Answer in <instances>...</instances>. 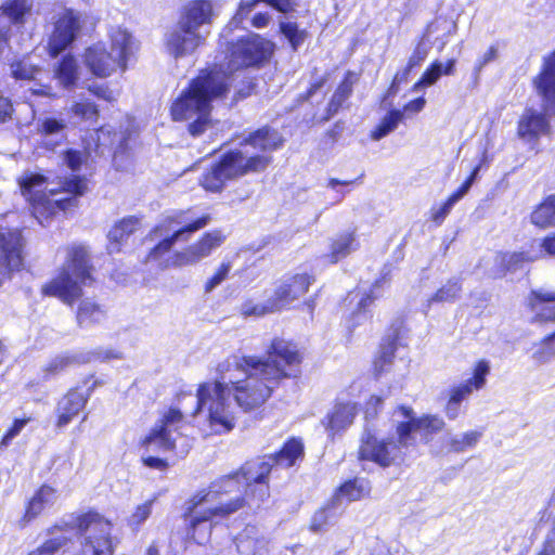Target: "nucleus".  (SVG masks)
<instances>
[{
  "mask_svg": "<svg viewBox=\"0 0 555 555\" xmlns=\"http://www.w3.org/2000/svg\"><path fill=\"white\" fill-rule=\"evenodd\" d=\"M490 373V363L487 360H479L473 367V376L465 380L473 390H479L486 385V377Z\"/></svg>",
  "mask_w": 555,
  "mask_h": 555,
  "instance_id": "nucleus-43",
  "label": "nucleus"
},
{
  "mask_svg": "<svg viewBox=\"0 0 555 555\" xmlns=\"http://www.w3.org/2000/svg\"><path fill=\"white\" fill-rule=\"evenodd\" d=\"M304 454V446L300 440H288L282 450L272 457V464L275 463L282 467H291Z\"/></svg>",
  "mask_w": 555,
  "mask_h": 555,
  "instance_id": "nucleus-35",
  "label": "nucleus"
},
{
  "mask_svg": "<svg viewBox=\"0 0 555 555\" xmlns=\"http://www.w3.org/2000/svg\"><path fill=\"white\" fill-rule=\"evenodd\" d=\"M532 85L542 99L544 111L555 114V50L543 57L541 69Z\"/></svg>",
  "mask_w": 555,
  "mask_h": 555,
  "instance_id": "nucleus-16",
  "label": "nucleus"
},
{
  "mask_svg": "<svg viewBox=\"0 0 555 555\" xmlns=\"http://www.w3.org/2000/svg\"><path fill=\"white\" fill-rule=\"evenodd\" d=\"M531 221L540 228L555 227V195L546 197L531 214Z\"/></svg>",
  "mask_w": 555,
  "mask_h": 555,
  "instance_id": "nucleus-34",
  "label": "nucleus"
},
{
  "mask_svg": "<svg viewBox=\"0 0 555 555\" xmlns=\"http://www.w3.org/2000/svg\"><path fill=\"white\" fill-rule=\"evenodd\" d=\"M142 461H143L144 465L150 468L165 470L168 467V463L165 460L157 457V456H152V455L143 456Z\"/></svg>",
  "mask_w": 555,
  "mask_h": 555,
  "instance_id": "nucleus-63",
  "label": "nucleus"
},
{
  "mask_svg": "<svg viewBox=\"0 0 555 555\" xmlns=\"http://www.w3.org/2000/svg\"><path fill=\"white\" fill-rule=\"evenodd\" d=\"M12 74L17 79H34L40 73L28 60H22L12 64Z\"/></svg>",
  "mask_w": 555,
  "mask_h": 555,
  "instance_id": "nucleus-49",
  "label": "nucleus"
},
{
  "mask_svg": "<svg viewBox=\"0 0 555 555\" xmlns=\"http://www.w3.org/2000/svg\"><path fill=\"white\" fill-rule=\"evenodd\" d=\"M209 221V215L193 219L189 212H179L165 218L150 233V238L158 241V243L151 249L146 260L155 262L164 270L199 263L224 243L225 235L222 231H208L188 247L172 254H170V250L178 241L188 238L185 234H192L205 228Z\"/></svg>",
  "mask_w": 555,
  "mask_h": 555,
  "instance_id": "nucleus-2",
  "label": "nucleus"
},
{
  "mask_svg": "<svg viewBox=\"0 0 555 555\" xmlns=\"http://www.w3.org/2000/svg\"><path fill=\"white\" fill-rule=\"evenodd\" d=\"M232 269V262L229 259L223 260L214 275L207 281L206 283V291L210 292L215 287H217L219 284H221L227 276L229 275L230 271Z\"/></svg>",
  "mask_w": 555,
  "mask_h": 555,
  "instance_id": "nucleus-51",
  "label": "nucleus"
},
{
  "mask_svg": "<svg viewBox=\"0 0 555 555\" xmlns=\"http://www.w3.org/2000/svg\"><path fill=\"white\" fill-rule=\"evenodd\" d=\"M547 131L545 116L533 108H527L518 121V135L526 141L538 139Z\"/></svg>",
  "mask_w": 555,
  "mask_h": 555,
  "instance_id": "nucleus-26",
  "label": "nucleus"
},
{
  "mask_svg": "<svg viewBox=\"0 0 555 555\" xmlns=\"http://www.w3.org/2000/svg\"><path fill=\"white\" fill-rule=\"evenodd\" d=\"M228 90L224 75L219 72L202 74L192 81L189 89L172 103L175 120H192L190 132L201 134L209 122L210 102Z\"/></svg>",
  "mask_w": 555,
  "mask_h": 555,
  "instance_id": "nucleus-5",
  "label": "nucleus"
},
{
  "mask_svg": "<svg viewBox=\"0 0 555 555\" xmlns=\"http://www.w3.org/2000/svg\"><path fill=\"white\" fill-rule=\"evenodd\" d=\"M69 112L81 120H92L99 114L96 105L89 101L75 102L70 106Z\"/></svg>",
  "mask_w": 555,
  "mask_h": 555,
  "instance_id": "nucleus-46",
  "label": "nucleus"
},
{
  "mask_svg": "<svg viewBox=\"0 0 555 555\" xmlns=\"http://www.w3.org/2000/svg\"><path fill=\"white\" fill-rule=\"evenodd\" d=\"M276 311L279 310L276 309V305L273 302L271 296L264 302H254L253 300H248L241 306V313L244 317L260 318Z\"/></svg>",
  "mask_w": 555,
  "mask_h": 555,
  "instance_id": "nucleus-40",
  "label": "nucleus"
},
{
  "mask_svg": "<svg viewBox=\"0 0 555 555\" xmlns=\"http://www.w3.org/2000/svg\"><path fill=\"white\" fill-rule=\"evenodd\" d=\"M415 446V437L410 436L408 424L397 422L396 433L382 437L378 433L366 429L359 449V457L389 467L402 460L405 452Z\"/></svg>",
  "mask_w": 555,
  "mask_h": 555,
  "instance_id": "nucleus-9",
  "label": "nucleus"
},
{
  "mask_svg": "<svg viewBox=\"0 0 555 555\" xmlns=\"http://www.w3.org/2000/svg\"><path fill=\"white\" fill-rule=\"evenodd\" d=\"M399 412L402 413V421L399 424H408L410 427V436H414L413 431L420 433L424 439L429 440L433 435L441 433L446 427L444 420L438 414H423L416 417L414 411L408 406H400Z\"/></svg>",
  "mask_w": 555,
  "mask_h": 555,
  "instance_id": "nucleus-20",
  "label": "nucleus"
},
{
  "mask_svg": "<svg viewBox=\"0 0 555 555\" xmlns=\"http://www.w3.org/2000/svg\"><path fill=\"white\" fill-rule=\"evenodd\" d=\"M64 192L74 194L76 196L82 195L87 190V184L83 179L75 178L64 182Z\"/></svg>",
  "mask_w": 555,
  "mask_h": 555,
  "instance_id": "nucleus-56",
  "label": "nucleus"
},
{
  "mask_svg": "<svg viewBox=\"0 0 555 555\" xmlns=\"http://www.w3.org/2000/svg\"><path fill=\"white\" fill-rule=\"evenodd\" d=\"M482 436L480 430H468L462 434L450 435L447 438V447L456 453L465 452L474 448Z\"/></svg>",
  "mask_w": 555,
  "mask_h": 555,
  "instance_id": "nucleus-36",
  "label": "nucleus"
},
{
  "mask_svg": "<svg viewBox=\"0 0 555 555\" xmlns=\"http://www.w3.org/2000/svg\"><path fill=\"white\" fill-rule=\"evenodd\" d=\"M22 194L33 205L34 216L43 223L42 217L53 215L56 210H66L76 205L74 197H55L54 188H49L47 180L39 173L26 172L20 180Z\"/></svg>",
  "mask_w": 555,
  "mask_h": 555,
  "instance_id": "nucleus-11",
  "label": "nucleus"
},
{
  "mask_svg": "<svg viewBox=\"0 0 555 555\" xmlns=\"http://www.w3.org/2000/svg\"><path fill=\"white\" fill-rule=\"evenodd\" d=\"M392 360V350L388 349L383 351L380 356H378L374 361V371L376 374L383 373L386 367L391 363Z\"/></svg>",
  "mask_w": 555,
  "mask_h": 555,
  "instance_id": "nucleus-59",
  "label": "nucleus"
},
{
  "mask_svg": "<svg viewBox=\"0 0 555 555\" xmlns=\"http://www.w3.org/2000/svg\"><path fill=\"white\" fill-rule=\"evenodd\" d=\"M461 293V286L457 281H449L441 286L431 297L427 299L428 306L433 304L450 302L455 300Z\"/></svg>",
  "mask_w": 555,
  "mask_h": 555,
  "instance_id": "nucleus-41",
  "label": "nucleus"
},
{
  "mask_svg": "<svg viewBox=\"0 0 555 555\" xmlns=\"http://www.w3.org/2000/svg\"><path fill=\"white\" fill-rule=\"evenodd\" d=\"M65 127V122L62 119L44 118L38 122V132L44 137L62 135Z\"/></svg>",
  "mask_w": 555,
  "mask_h": 555,
  "instance_id": "nucleus-48",
  "label": "nucleus"
},
{
  "mask_svg": "<svg viewBox=\"0 0 555 555\" xmlns=\"http://www.w3.org/2000/svg\"><path fill=\"white\" fill-rule=\"evenodd\" d=\"M212 7L209 1L190 2L176 25L165 37L166 52L175 59L184 57L195 52L205 41L201 28L210 23Z\"/></svg>",
  "mask_w": 555,
  "mask_h": 555,
  "instance_id": "nucleus-8",
  "label": "nucleus"
},
{
  "mask_svg": "<svg viewBox=\"0 0 555 555\" xmlns=\"http://www.w3.org/2000/svg\"><path fill=\"white\" fill-rule=\"evenodd\" d=\"M473 391L470 386L463 382L449 390V400L462 403Z\"/></svg>",
  "mask_w": 555,
  "mask_h": 555,
  "instance_id": "nucleus-54",
  "label": "nucleus"
},
{
  "mask_svg": "<svg viewBox=\"0 0 555 555\" xmlns=\"http://www.w3.org/2000/svg\"><path fill=\"white\" fill-rule=\"evenodd\" d=\"M139 227V220L133 217L125 218L116 223L108 232L109 253L119 250V245L129 237Z\"/></svg>",
  "mask_w": 555,
  "mask_h": 555,
  "instance_id": "nucleus-31",
  "label": "nucleus"
},
{
  "mask_svg": "<svg viewBox=\"0 0 555 555\" xmlns=\"http://www.w3.org/2000/svg\"><path fill=\"white\" fill-rule=\"evenodd\" d=\"M33 0H8L0 12V52L8 40L10 25H21L25 17L30 13Z\"/></svg>",
  "mask_w": 555,
  "mask_h": 555,
  "instance_id": "nucleus-21",
  "label": "nucleus"
},
{
  "mask_svg": "<svg viewBox=\"0 0 555 555\" xmlns=\"http://www.w3.org/2000/svg\"><path fill=\"white\" fill-rule=\"evenodd\" d=\"M271 468V455L247 462L240 474H236L234 477H228L223 479L220 485H217V488L221 490L222 495L224 496L225 493H230L240 489L238 483L241 478L244 479L246 486L248 487L253 482L261 483L269 475Z\"/></svg>",
  "mask_w": 555,
  "mask_h": 555,
  "instance_id": "nucleus-15",
  "label": "nucleus"
},
{
  "mask_svg": "<svg viewBox=\"0 0 555 555\" xmlns=\"http://www.w3.org/2000/svg\"><path fill=\"white\" fill-rule=\"evenodd\" d=\"M358 414V406L351 400H338L323 421L330 436L347 429Z\"/></svg>",
  "mask_w": 555,
  "mask_h": 555,
  "instance_id": "nucleus-22",
  "label": "nucleus"
},
{
  "mask_svg": "<svg viewBox=\"0 0 555 555\" xmlns=\"http://www.w3.org/2000/svg\"><path fill=\"white\" fill-rule=\"evenodd\" d=\"M93 267L86 246L72 245L57 274L42 286V293L73 305L81 295L85 286L91 285Z\"/></svg>",
  "mask_w": 555,
  "mask_h": 555,
  "instance_id": "nucleus-7",
  "label": "nucleus"
},
{
  "mask_svg": "<svg viewBox=\"0 0 555 555\" xmlns=\"http://www.w3.org/2000/svg\"><path fill=\"white\" fill-rule=\"evenodd\" d=\"M183 424V413L179 409L170 408L140 443L146 451L173 452L179 457H184L192 449L193 439L179 431Z\"/></svg>",
  "mask_w": 555,
  "mask_h": 555,
  "instance_id": "nucleus-10",
  "label": "nucleus"
},
{
  "mask_svg": "<svg viewBox=\"0 0 555 555\" xmlns=\"http://www.w3.org/2000/svg\"><path fill=\"white\" fill-rule=\"evenodd\" d=\"M274 44L256 34H249L231 47L227 69L234 72L261 63L271 56Z\"/></svg>",
  "mask_w": 555,
  "mask_h": 555,
  "instance_id": "nucleus-12",
  "label": "nucleus"
},
{
  "mask_svg": "<svg viewBox=\"0 0 555 555\" xmlns=\"http://www.w3.org/2000/svg\"><path fill=\"white\" fill-rule=\"evenodd\" d=\"M79 28V14L68 9H61L48 43L51 55L55 56L65 50L76 38Z\"/></svg>",
  "mask_w": 555,
  "mask_h": 555,
  "instance_id": "nucleus-13",
  "label": "nucleus"
},
{
  "mask_svg": "<svg viewBox=\"0 0 555 555\" xmlns=\"http://www.w3.org/2000/svg\"><path fill=\"white\" fill-rule=\"evenodd\" d=\"M243 506V500L225 501L217 483L196 492L186 503L188 537L197 544L209 541L212 524Z\"/></svg>",
  "mask_w": 555,
  "mask_h": 555,
  "instance_id": "nucleus-6",
  "label": "nucleus"
},
{
  "mask_svg": "<svg viewBox=\"0 0 555 555\" xmlns=\"http://www.w3.org/2000/svg\"><path fill=\"white\" fill-rule=\"evenodd\" d=\"M330 518V511L327 508L317 511L311 519L310 529L314 532L322 531L328 524Z\"/></svg>",
  "mask_w": 555,
  "mask_h": 555,
  "instance_id": "nucleus-55",
  "label": "nucleus"
},
{
  "mask_svg": "<svg viewBox=\"0 0 555 555\" xmlns=\"http://www.w3.org/2000/svg\"><path fill=\"white\" fill-rule=\"evenodd\" d=\"M282 144L283 139L275 130L262 128L250 133L238 149L224 154L218 164L203 175L202 186L209 192H219L229 180L266 170L272 162L269 153Z\"/></svg>",
  "mask_w": 555,
  "mask_h": 555,
  "instance_id": "nucleus-3",
  "label": "nucleus"
},
{
  "mask_svg": "<svg viewBox=\"0 0 555 555\" xmlns=\"http://www.w3.org/2000/svg\"><path fill=\"white\" fill-rule=\"evenodd\" d=\"M234 542L241 555H268L269 553V542L256 526H246L235 537Z\"/></svg>",
  "mask_w": 555,
  "mask_h": 555,
  "instance_id": "nucleus-23",
  "label": "nucleus"
},
{
  "mask_svg": "<svg viewBox=\"0 0 555 555\" xmlns=\"http://www.w3.org/2000/svg\"><path fill=\"white\" fill-rule=\"evenodd\" d=\"M533 359L539 363L548 362L555 357V336L539 344L532 354Z\"/></svg>",
  "mask_w": 555,
  "mask_h": 555,
  "instance_id": "nucleus-50",
  "label": "nucleus"
},
{
  "mask_svg": "<svg viewBox=\"0 0 555 555\" xmlns=\"http://www.w3.org/2000/svg\"><path fill=\"white\" fill-rule=\"evenodd\" d=\"M498 57V48L495 46H491L485 51L475 63V70L477 73L481 72V69L489 63L493 62Z\"/></svg>",
  "mask_w": 555,
  "mask_h": 555,
  "instance_id": "nucleus-57",
  "label": "nucleus"
},
{
  "mask_svg": "<svg viewBox=\"0 0 555 555\" xmlns=\"http://www.w3.org/2000/svg\"><path fill=\"white\" fill-rule=\"evenodd\" d=\"M57 500L59 492L55 488L48 485L41 486L29 499L26 505L25 514L23 516V521L25 524L30 522L44 511L53 507Z\"/></svg>",
  "mask_w": 555,
  "mask_h": 555,
  "instance_id": "nucleus-25",
  "label": "nucleus"
},
{
  "mask_svg": "<svg viewBox=\"0 0 555 555\" xmlns=\"http://www.w3.org/2000/svg\"><path fill=\"white\" fill-rule=\"evenodd\" d=\"M78 360L75 356L60 354L51 359L44 366V373L47 375H55L69 365L76 363Z\"/></svg>",
  "mask_w": 555,
  "mask_h": 555,
  "instance_id": "nucleus-47",
  "label": "nucleus"
},
{
  "mask_svg": "<svg viewBox=\"0 0 555 555\" xmlns=\"http://www.w3.org/2000/svg\"><path fill=\"white\" fill-rule=\"evenodd\" d=\"M27 420H16L12 427L8 430L2 439L3 444H8L15 436H17L24 426L27 424Z\"/></svg>",
  "mask_w": 555,
  "mask_h": 555,
  "instance_id": "nucleus-60",
  "label": "nucleus"
},
{
  "mask_svg": "<svg viewBox=\"0 0 555 555\" xmlns=\"http://www.w3.org/2000/svg\"><path fill=\"white\" fill-rule=\"evenodd\" d=\"M280 29L294 50H296L307 37L306 30H300L295 23L281 22Z\"/></svg>",
  "mask_w": 555,
  "mask_h": 555,
  "instance_id": "nucleus-44",
  "label": "nucleus"
},
{
  "mask_svg": "<svg viewBox=\"0 0 555 555\" xmlns=\"http://www.w3.org/2000/svg\"><path fill=\"white\" fill-rule=\"evenodd\" d=\"M89 90L98 98L104 99L108 102L116 100V94L112 90H109L106 86H94V87H90Z\"/></svg>",
  "mask_w": 555,
  "mask_h": 555,
  "instance_id": "nucleus-61",
  "label": "nucleus"
},
{
  "mask_svg": "<svg viewBox=\"0 0 555 555\" xmlns=\"http://www.w3.org/2000/svg\"><path fill=\"white\" fill-rule=\"evenodd\" d=\"M83 62L92 75L105 78L120 69H126L119 62L108 52L105 43L100 42L88 48L83 55Z\"/></svg>",
  "mask_w": 555,
  "mask_h": 555,
  "instance_id": "nucleus-17",
  "label": "nucleus"
},
{
  "mask_svg": "<svg viewBox=\"0 0 555 555\" xmlns=\"http://www.w3.org/2000/svg\"><path fill=\"white\" fill-rule=\"evenodd\" d=\"M462 197L455 192L449 196V198L441 205L433 207L430 209V219L436 224H441L446 217L450 214L453 206L461 199Z\"/></svg>",
  "mask_w": 555,
  "mask_h": 555,
  "instance_id": "nucleus-45",
  "label": "nucleus"
},
{
  "mask_svg": "<svg viewBox=\"0 0 555 555\" xmlns=\"http://www.w3.org/2000/svg\"><path fill=\"white\" fill-rule=\"evenodd\" d=\"M22 235L17 231L0 233V284L10 279L12 272L23 263Z\"/></svg>",
  "mask_w": 555,
  "mask_h": 555,
  "instance_id": "nucleus-14",
  "label": "nucleus"
},
{
  "mask_svg": "<svg viewBox=\"0 0 555 555\" xmlns=\"http://www.w3.org/2000/svg\"><path fill=\"white\" fill-rule=\"evenodd\" d=\"M108 52L119 64L127 69L128 62L139 50V42L133 35L124 27H113L108 33V41L105 43Z\"/></svg>",
  "mask_w": 555,
  "mask_h": 555,
  "instance_id": "nucleus-18",
  "label": "nucleus"
},
{
  "mask_svg": "<svg viewBox=\"0 0 555 555\" xmlns=\"http://www.w3.org/2000/svg\"><path fill=\"white\" fill-rule=\"evenodd\" d=\"M75 527L81 535L80 546L75 553L66 555H114L116 544L109 520L99 513L88 512L76 518ZM49 535L47 541L28 555H53L68 541L60 527L51 528Z\"/></svg>",
  "mask_w": 555,
  "mask_h": 555,
  "instance_id": "nucleus-4",
  "label": "nucleus"
},
{
  "mask_svg": "<svg viewBox=\"0 0 555 555\" xmlns=\"http://www.w3.org/2000/svg\"><path fill=\"white\" fill-rule=\"evenodd\" d=\"M373 297L371 291L356 289L350 292L345 300L347 309L350 311L348 323L350 326H357L367 321L366 308L372 304Z\"/></svg>",
  "mask_w": 555,
  "mask_h": 555,
  "instance_id": "nucleus-27",
  "label": "nucleus"
},
{
  "mask_svg": "<svg viewBox=\"0 0 555 555\" xmlns=\"http://www.w3.org/2000/svg\"><path fill=\"white\" fill-rule=\"evenodd\" d=\"M403 119V112L399 109H393L389 112L379 124L372 130L371 138L374 141H378L389 133H391L395 129H397L398 125Z\"/></svg>",
  "mask_w": 555,
  "mask_h": 555,
  "instance_id": "nucleus-38",
  "label": "nucleus"
},
{
  "mask_svg": "<svg viewBox=\"0 0 555 555\" xmlns=\"http://www.w3.org/2000/svg\"><path fill=\"white\" fill-rule=\"evenodd\" d=\"M426 56H427V49L425 47H423L422 44H420L416 48V50L414 51V53L412 54V56L410 57L404 75L402 77H400L399 75H396L393 78L392 85L395 86L397 83H400L403 79H405L410 69L413 68L414 66L418 65L423 60H425Z\"/></svg>",
  "mask_w": 555,
  "mask_h": 555,
  "instance_id": "nucleus-52",
  "label": "nucleus"
},
{
  "mask_svg": "<svg viewBox=\"0 0 555 555\" xmlns=\"http://www.w3.org/2000/svg\"><path fill=\"white\" fill-rule=\"evenodd\" d=\"M54 77L63 87H73L79 78L76 60L72 56H65L56 67Z\"/></svg>",
  "mask_w": 555,
  "mask_h": 555,
  "instance_id": "nucleus-37",
  "label": "nucleus"
},
{
  "mask_svg": "<svg viewBox=\"0 0 555 555\" xmlns=\"http://www.w3.org/2000/svg\"><path fill=\"white\" fill-rule=\"evenodd\" d=\"M154 500L144 501L134 506L133 511L127 518V524L132 529H138L144 524L152 514Z\"/></svg>",
  "mask_w": 555,
  "mask_h": 555,
  "instance_id": "nucleus-42",
  "label": "nucleus"
},
{
  "mask_svg": "<svg viewBox=\"0 0 555 555\" xmlns=\"http://www.w3.org/2000/svg\"><path fill=\"white\" fill-rule=\"evenodd\" d=\"M358 242L354 232H343L334 236L328 245V253L325 258L331 263H336L346 258L351 251L358 248Z\"/></svg>",
  "mask_w": 555,
  "mask_h": 555,
  "instance_id": "nucleus-29",
  "label": "nucleus"
},
{
  "mask_svg": "<svg viewBox=\"0 0 555 555\" xmlns=\"http://www.w3.org/2000/svg\"><path fill=\"white\" fill-rule=\"evenodd\" d=\"M88 395L77 390L69 391L59 403L57 426H66L85 408Z\"/></svg>",
  "mask_w": 555,
  "mask_h": 555,
  "instance_id": "nucleus-28",
  "label": "nucleus"
},
{
  "mask_svg": "<svg viewBox=\"0 0 555 555\" xmlns=\"http://www.w3.org/2000/svg\"><path fill=\"white\" fill-rule=\"evenodd\" d=\"M300 356L291 341L274 338L264 359L230 357L217 365V377L198 385L193 416H203L205 435H221L233 430L237 409L250 412L259 409L283 378L297 376Z\"/></svg>",
  "mask_w": 555,
  "mask_h": 555,
  "instance_id": "nucleus-1",
  "label": "nucleus"
},
{
  "mask_svg": "<svg viewBox=\"0 0 555 555\" xmlns=\"http://www.w3.org/2000/svg\"><path fill=\"white\" fill-rule=\"evenodd\" d=\"M537 246L538 250L534 254L528 253H512L496 256V260L503 263L506 269H514L517 264L524 261H533L544 256H555V235L546 236L541 241L534 242L532 247Z\"/></svg>",
  "mask_w": 555,
  "mask_h": 555,
  "instance_id": "nucleus-24",
  "label": "nucleus"
},
{
  "mask_svg": "<svg viewBox=\"0 0 555 555\" xmlns=\"http://www.w3.org/2000/svg\"><path fill=\"white\" fill-rule=\"evenodd\" d=\"M480 168H481V164L477 165V166L473 169V171H472V173H470L469 178H468V179H467V180H466V181L461 185V188L455 192L456 194H459L461 197H463L465 194H467V192L469 191V189H470L472 184L474 183V181H475V179H476V177H477V175H478V172H479Z\"/></svg>",
  "mask_w": 555,
  "mask_h": 555,
  "instance_id": "nucleus-64",
  "label": "nucleus"
},
{
  "mask_svg": "<svg viewBox=\"0 0 555 555\" xmlns=\"http://www.w3.org/2000/svg\"><path fill=\"white\" fill-rule=\"evenodd\" d=\"M352 90V81L347 77L337 88L336 92L333 95L331 107L334 106L335 109L341 105V103L350 95Z\"/></svg>",
  "mask_w": 555,
  "mask_h": 555,
  "instance_id": "nucleus-53",
  "label": "nucleus"
},
{
  "mask_svg": "<svg viewBox=\"0 0 555 555\" xmlns=\"http://www.w3.org/2000/svg\"><path fill=\"white\" fill-rule=\"evenodd\" d=\"M383 399L377 396H372L366 403L365 417L373 418L377 414L378 408L382 406Z\"/></svg>",
  "mask_w": 555,
  "mask_h": 555,
  "instance_id": "nucleus-62",
  "label": "nucleus"
},
{
  "mask_svg": "<svg viewBox=\"0 0 555 555\" xmlns=\"http://www.w3.org/2000/svg\"><path fill=\"white\" fill-rule=\"evenodd\" d=\"M105 312L96 304L90 300H83L77 312V320L81 326H90L103 321Z\"/></svg>",
  "mask_w": 555,
  "mask_h": 555,
  "instance_id": "nucleus-39",
  "label": "nucleus"
},
{
  "mask_svg": "<svg viewBox=\"0 0 555 555\" xmlns=\"http://www.w3.org/2000/svg\"><path fill=\"white\" fill-rule=\"evenodd\" d=\"M529 305L537 318L541 321H555V292H532Z\"/></svg>",
  "mask_w": 555,
  "mask_h": 555,
  "instance_id": "nucleus-30",
  "label": "nucleus"
},
{
  "mask_svg": "<svg viewBox=\"0 0 555 555\" xmlns=\"http://www.w3.org/2000/svg\"><path fill=\"white\" fill-rule=\"evenodd\" d=\"M371 487L365 479L356 478L346 481L336 492L338 501H358L369 495Z\"/></svg>",
  "mask_w": 555,
  "mask_h": 555,
  "instance_id": "nucleus-33",
  "label": "nucleus"
},
{
  "mask_svg": "<svg viewBox=\"0 0 555 555\" xmlns=\"http://www.w3.org/2000/svg\"><path fill=\"white\" fill-rule=\"evenodd\" d=\"M455 60H449L446 65L441 62L436 61L423 74L422 78L413 86V91L417 92L422 88H426L435 85L441 75H452L454 72Z\"/></svg>",
  "mask_w": 555,
  "mask_h": 555,
  "instance_id": "nucleus-32",
  "label": "nucleus"
},
{
  "mask_svg": "<svg viewBox=\"0 0 555 555\" xmlns=\"http://www.w3.org/2000/svg\"><path fill=\"white\" fill-rule=\"evenodd\" d=\"M311 284V278L308 274H295L283 279L271 295L276 309L288 306L294 300L307 293Z\"/></svg>",
  "mask_w": 555,
  "mask_h": 555,
  "instance_id": "nucleus-19",
  "label": "nucleus"
},
{
  "mask_svg": "<svg viewBox=\"0 0 555 555\" xmlns=\"http://www.w3.org/2000/svg\"><path fill=\"white\" fill-rule=\"evenodd\" d=\"M85 159L86 155L80 151L68 150L65 154V162L72 170H78Z\"/></svg>",
  "mask_w": 555,
  "mask_h": 555,
  "instance_id": "nucleus-58",
  "label": "nucleus"
}]
</instances>
